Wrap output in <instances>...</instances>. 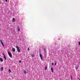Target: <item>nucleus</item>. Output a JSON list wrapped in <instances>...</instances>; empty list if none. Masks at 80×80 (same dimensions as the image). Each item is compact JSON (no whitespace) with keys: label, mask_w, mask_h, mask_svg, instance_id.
I'll use <instances>...</instances> for the list:
<instances>
[{"label":"nucleus","mask_w":80,"mask_h":80,"mask_svg":"<svg viewBox=\"0 0 80 80\" xmlns=\"http://www.w3.org/2000/svg\"><path fill=\"white\" fill-rule=\"evenodd\" d=\"M32 57H34L33 55H32Z\"/></svg>","instance_id":"obj_24"},{"label":"nucleus","mask_w":80,"mask_h":80,"mask_svg":"<svg viewBox=\"0 0 80 80\" xmlns=\"http://www.w3.org/2000/svg\"><path fill=\"white\" fill-rule=\"evenodd\" d=\"M4 58L5 60H7V58H6V57H5V55H4Z\"/></svg>","instance_id":"obj_11"},{"label":"nucleus","mask_w":80,"mask_h":80,"mask_svg":"<svg viewBox=\"0 0 80 80\" xmlns=\"http://www.w3.org/2000/svg\"><path fill=\"white\" fill-rule=\"evenodd\" d=\"M47 66H46L45 67V70H47Z\"/></svg>","instance_id":"obj_13"},{"label":"nucleus","mask_w":80,"mask_h":80,"mask_svg":"<svg viewBox=\"0 0 80 80\" xmlns=\"http://www.w3.org/2000/svg\"><path fill=\"white\" fill-rule=\"evenodd\" d=\"M40 55V57L41 59V60H43V57H42V54H39Z\"/></svg>","instance_id":"obj_3"},{"label":"nucleus","mask_w":80,"mask_h":80,"mask_svg":"<svg viewBox=\"0 0 80 80\" xmlns=\"http://www.w3.org/2000/svg\"><path fill=\"white\" fill-rule=\"evenodd\" d=\"M79 67H78H78L77 68H76V70H77V69H78V68Z\"/></svg>","instance_id":"obj_15"},{"label":"nucleus","mask_w":80,"mask_h":80,"mask_svg":"<svg viewBox=\"0 0 80 80\" xmlns=\"http://www.w3.org/2000/svg\"><path fill=\"white\" fill-rule=\"evenodd\" d=\"M3 67H2L1 68L0 71H3Z\"/></svg>","instance_id":"obj_7"},{"label":"nucleus","mask_w":80,"mask_h":80,"mask_svg":"<svg viewBox=\"0 0 80 80\" xmlns=\"http://www.w3.org/2000/svg\"><path fill=\"white\" fill-rule=\"evenodd\" d=\"M17 29H18V32H19L20 30V28H19V26H18L17 28Z\"/></svg>","instance_id":"obj_4"},{"label":"nucleus","mask_w":80,"mask_h":80,"mask_svg":"<svg viewBox=\"0 0 80 80\" xmlns=\"http://www.w3.org/2000/svg\"><path fill=\"white\" fill-rule=\"evenodd\" d=\"M2 54L4 55H4H5V54H4V53H2Z\"/></svg>","instance_id":"obj_22"},{"label":"nucleus","mask_w":80,"mask_h":80,"mask_svg":"<svg viewBox=\"0 0 80 80\" xmlns=\"http://www.w3.org/2000/svg\"><path fill=\"white\" fill-rule=\"evenodd\" d=\"M19 62L20 63H21V62H22V61H21V60H19Z\"/></svg>","instance_id":"obj_18"},{"label":"nucleus","mask_w":80,"mask_h":80,"mask_svg":"<svg viewBox=\"0 0 80 80\" xmlns=\"http://www.w3.org/2000/svg\"><path fill=\"white\" fill-rule=\"evenodd\" d=\"M12 51L13 52H15V48H12Z\"/></svg>","instance_id":"obj_5"},{"label":"nucleus","mask_w":80,"mask_h":80,"mask_svg":"<svg viewBox=\"0 0 80 80\" xmlns=\"http://www.w3.org/2000/svg\"><path fill=\"white\" fill-rule=\"evenodd\" d=\"M0 62H3V59H2V58H0Z\"/></svg>","instance_id":"obj_6"},{"label":"nucleus","mask_w":80,"mask_h":80,"mask_svg":"<svg viewBox=\"0 0 80 80\" xmlns=\"http://www.w3.org/2000/svg\"><path fill=\"white\" fill-rule=\"evenodd\" d=\"M0 42L1 43H3V42H2V41L1 40H0Z\"/></svg>","instance_id":"obj_17"},{"label":"nucleus","mask_w":80,"mask_h":80,"mask_svg":"<svg viewBox=\"0 0 80 80\" xmlns=\"http://www.w3.org/2000/svg\"><path fill=\"white\" fill-rule=\"evenodd\" d=\"M12 22H15V19L14 18H13L12 19Z\"/></svg>","instance_id":"obj_8"},{"label":"nucleus","mask_w":80,"mask_h":80,"mask_svg":"<svg viewBox=\"0 0 80 80\" xmlns=\"http://www.w3.org/2000/svg\"><path fill=\"white\" fill-rule=\"evenodd\" d=\"M79 45H80V42H79Z\"/></svg>","instance_id":"obj_20"},{"label":"nucleus","mask_w":80,"mask_h":80,"mask_svg":"<svg viewBox=\"0 0 80 80\" xmlns=\"http://www.w3.org/2000/svg\"><path fill=\"white\" fill-rule=\"evenodd\" d=\"M24 73H25V74H27V71H24Z\"/></svg>","instance_id":"obj_12"},{"label":"nucleus","mask_w":80,"mask_h":80,"mask_svg":"<svg viewBox=\"0 0 80 80\" xmlns=\"http://www.w3.org/2000/svg\"><path fill=\"white\" fill-rule=\"evenodd\" d=\"M5 1H6V2H7V0H5Z\"/></svg>","instance_id":"obj_23"},{"label":"nucleus","mask_w":80,"mask_h":80,"mask_svg":"<svg viewBox=\"0 0 80 80\" xmlns=\"http://www.w3.org/2000/svg\"><path fill=\"white\" fill-rule=\"evenodd\" d=\"M8 54L9 57H11V58H12V54H11V53L10 52H8Z\"/></svg>","instance_id":"obj_2"},{"label":"nucleus","mask_w":80,"mask_h":80,"mask_svg":"<svg viewBox=\"0 0 80 80\" xmlns=\"http://www.w3.org/2000/svg\"><path fill=\"white\" fill-rule=\"evenodd\" d=\"M51 72L53 73V68H51Z\"/></svg>","instance_id":"obj_10"},{"label":"nucleus","mask_w":80,"mask_h":80,"mask_svg":"<svg viewBox=\"0 0 80 80\" xmlns=\"http://www.w3.org/2000/svg\"><path fill=\"white\" fill-rule=\"evenodd\" d=\"M16 48H17V50L18 53H20V48L18 46H16Z\"/></svg>","instance_id":"obj_1"},{"label":"nucleus","mask_w":80,"mask_h":80,"mask_svg":"<svg viewBox=\"0 0 80 80\" xmlns=\"http://www.w3.org/2000/svg\"><path fill=\"white\" fill-rule=\"evenodd\" d=\"M54 65H57V63H55Z\"/></svg>","instance_id":"obj_19"},{"label":"nucleus","mask_w":80,"mask_h":80,"mask_svg":"<svg viewBox=\"0 0 80 80\" xmlns=\"http://www.w3.org/2000/svg\"><path fill=\"white\" fill-rule=\"evenodd\" d=\"M8 72L9 73H11V70H10V69H9Z\"/></svg>","instance_id":"obj_9"},{"label":"nucleus","mask_w":80,"mask_h":80,"mask_svg":"<svg viewBox=\"0 0 80 80\" xmlns=\"http://www.w3.org/2000/svg\"><path fill=\"white\" fill-rule=\"evenodd\" d=\"M2 45H3V46H4V44H3V43H2Z\"/></svg>","instance_id":"obj_14"},{"label":"nucleus","mask_w":80,"mask_h":80,"mask_svg":"<svg viewBox=\"0 0 80 80\" xmlns=\"http://www.w3.org/2000/svg\"><path fill=\"white\" fill-rule=\"evenodd\" d=\"M52 65L53 66V65H54V63H52Z\"/></svg>","instance_id":"obj_16"},{"label":"nucleus","mask_w":80,"mask_h":80,"mask_svg":"<svg viewBox=\"0 0 80 80\" xmlns=\"http://www.w3.org/2000/svg\"><path fill=\"white\" fill-rule=\"evenodd\" d=\"M28 50H30V48H28Z\"/></svg>","instance_id":"obj_21"},{"label":"nucleus","mask_w":80,"mask_h":80,"mask_svg":"<svg viewBox=\"0 0 80 80\" xmlns=\"http://www.w3.org/2000/svg\"><path fill=\"white\" fill-rule=\"evenodd\" d=\"M78 79H79V80H80V78H78Z\"/></svg>","instance_id":"obj_25"}]
</instances>
